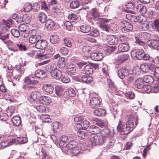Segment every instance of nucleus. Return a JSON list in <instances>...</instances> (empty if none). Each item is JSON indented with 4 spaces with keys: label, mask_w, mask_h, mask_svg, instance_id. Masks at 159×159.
<instances>
[{
    "label": "nucleus",
    "mask_w": 159,
    "mask_h": 159,
    "mask_svg": "<svg viewBox=\"0 0 159 159\" xmlns=\"http://www.w3.org/2000/svg\"><path fill=\"white\" fill-rule=\"evenodd\" d=\"M99 128L95 126V125H92L89 128V132L90 133L93 134H95L96 133H97V132H96V130L97 129H98Z\"/></svg>",
    "instance_id": "13d9d810"
},
{
    "label": "nucleus",
    "mask_w": 159,
    "mask_h": 159,
    "mask_svg": "<svg viewBox=\"0 0 159 159\" xmlns=\"http://www.w3.org/2000/svg\"><path fill=\"white\" fill-rule=\"evenodd\" d=\"M107 42L109 44L113 45L118 43V39L114 35H110L107 37Z\"/></svg>",
    "instance_id": "6ab92c4d"
},
{
    "label": "nucleus",
    "mask_w": 159,
    "mask_h": 159,
    "mask_svg": "<svg viewBox=\"0 0 159 159\" xmlns=\"http://www.w3.org/2000/svg\"><path fill=\"white\" fill-rule=\"evenodd\" d=\"M134 127L133 124L128 125L127 124H125L124 123L122 122L121 121H119L117 130L127 134L132 131Z\"/></svg>",
    "instance_id": "7ed1b4c3"
},
{
    "label": "nucleus",
    "mask_w": 159,
    "mask_h": 159,
    "mask_svg": "<svg viewBox=\"0 0 159 159\" xmlns=\"http://www.w3.org/2000/svg\"><path fill=\"white\" fill-rule=\"evenodd\" d=\"M50 68L51 69L50 74L51 76L55 79L60 80L63 72L57 69L56 65L54 63L51 65Z\"/></svg>",
    "instance_id": "20e7f679"
},
{
    "label": "nucleus",
    "mask_w": 159,
    "mask_h": 159,
    "mask_svg": "<svg viewBox=\"0 0 159 159\" xmlns=\"http://www.w3.org/2000/svg\"><path fill=\"white\" fill-rule=\"evenodd\" d=\"M19 30L23 32H27L29 28L28 26L25 24H21L18 27Z\"/></svg>",
    "instance_id": "de8ad7c7"
},
{
    "label": "nucleus",
    "mask_w": 159,
    "mask_h": 159,
    "mask_svg": "<svg viewBox=\"0 0 159 159\" xmlns=\"http://www.w3.org/2000/svg\"><path fill=\"white\" fill-rule=\"evenodd\" d=\"M125 120L128 125H130L133 124V126L134 127V123H135L136 125L137 119L136 117H134L132 115H129L126 116Z\"/></svg>",
    "instance_id": "1a4fd4ad"
},
{
    "label": "nucleus",
    "mask_w": 159,
    "mask_h": 159,
    "mask_svg": "<svg viewBox=\"0 0 159 159\" xmlns=\"http://www.w3.org/2000/svg\"><path fill=\"white\" fill-rule=\"evenodd\" d=\"M148 43L149 47H152L155 49H157L159 51V40H151L148 41Z\"/></svg>",
    "instance_id": "a211bd4d"
},
{
    "label": "nucleus",
    "mask_w": 159,
    "mask_h": 159,
    "mask_svg": "<svg viewBox=\"0 0 159 159\" xmlns=\"http://www.w3.org/2000/svg\"><path fill=\"white\" fill-rule=\"evenodd\" d=\"M46 54L41 55V59H45L47 58L51 57L54 53V51L53 48L52 47H49V48L46 51Z\"/></svg>",
    "instance_id": "4468645a"
},
{
    "label": "nucleus",
    "mask_w": 159,
    "mask_h": 159,
    "mask_svg": "<svg viewBox=\"0 0 159 159\" xmlns=\"http://www.w3.org/2000/svg\"><path fill=\"white\" fill-rule=\"evenodd\" d=\"M64 61V58L61 57L59 59L58 61L57 65L59 68L63 69L65 68V64Z\"/></svg>",
    "instance_id": "79ce46f5"
},
{
    "label": "nucleus",
    "mask_w": 159,
    "mask_h": 159,
    "mask_svg": "<svg viewBox=\"0 0 159 159\" xmlns=\"http://www.w3.org/2000/svg\"><path fill=\"white\" fill-rule=\"evenodd\" d=\"M64 26L66 27L67 29L69 30H71L73 28V25L71 23L68 21H66L64 23Z\"/></svg>",
    "instance_id": "e2e57ef3"
},
{
    "label": "nucleus",
    "mask_w": 159,
    "mask_h": 159,
    "mask_svg": "<svg viewBox=\"0 0 159 159\" xmlns=\"http://www.w3.org/2000/svg\"><path fill=\"white\" fill-rule=\"evenodd\" d=\"M8 114L5 113H0V120L6 121L8 119Z\"/></svg>",
    "instance_id": "680f3d73"
},
{
    "label": "nucleus",
    "mask_w": 159,
    "mask_h": 159,
    "mask_svg": "<svg viewBox=\"0 0 159 159\" xmlns=\"http://www.w3.org/2000/svg\"><path fill=\"white\" fill-rule=\"evenodd\" d=\"M13 124L16 126H19L21 123V120L19 116H14L11 119Z\"/></svg>",
    "instance_id": "c85d7f7f"
},
{
    "label": "nucleus",
    "mask_w": 159,
    "mask_h": 159,
    "mask_svg": "<svg viewBox=\"0 0 159 159\" xmlns=\"http://www.w3.org/2000/svg\"><path fill=\"white\" fill-rule=\"evenodd\" d=\"M23 22L26 24L29 23L30 22V17L27 14H25L22 16Z\"/></svg>",
    "instance_id": "09e8293b"
},
{
    "label": "nucleus",
    "mask_w": 159,
    "mask_h": 159,
    "mask_svg": "<svg viewBox=\"0 0 159 159\" xmlns=\"http://www.w3.org/2000/svg\"><path fill=\"white\" fill-rule=\"evenodd\" d=\"M48 46V43L45 40H39L37 43L35 47L37 49L45 50Z\"/></svg>",
    "instance_id": "f8f14e48"
},
{
    "label": "nucleus",
    "mask_w": 159,
    "mask_h": 159,
    "mask_svg": "<svg viewBox=\"0 0 159 159\" xmlns=\"http://www.w3.org/2000/svg\"><path fill=\"white\" fill-rule=\"evenodd\" d=\"M76 146V143L74 141H70L67 144H66L65 148H66L68 150H71ZM66 150V149H65Z\"/></svg>",
    "instance_id": "f704fd0d"
},
{
    "label": "nucleus",
    "mask_w": 159,
    "mask_h": 159,
    "mask_svg": "<svg viewBox=\"0 0 159 159\" xmlns=\"http://www.w3.org/2000/svg\"><path fill=\"white\" fill-rule=\"evenodd\" d=\"M89 125V122L86 120H83L81 123H79L77 127L80 129H86Z\"/></svg>",
    "instance_id": "5701e85b"
},
{
    "label": "nucleus",
    "mask_w": 159,
    "mask_h": 159,
    "mask_svg": "<svg viewBox=\"0 0 159 159\" xmlns=\"http://www.w3.org/2000/svg\"><path fill=\"white\" fill-rule=\"evenodd\" d=\"M91 59L95 61H101L103 58V56L101 52H93L90 54Z\"/></svg>",
    "instance_id": "9d476101"
},
{
    "label": "nucleus",
    "mask_w": 159,
    "mask_h": 159,
    "mask_svg": "<svg viewBox=\"0 0 159 159\" xmlns=\"http://www.w3.org/2000/svg\"><path fill=\"white\" fill-rule=\"evenodd\" d=\"M80 144H79L77 146H76L74 148H73L70 152L73 154V155L76 156L80 152V148L79 147H80Z\"/></svg>",
    "instance_id": "37998d69"
},
{
    "label": "nucleus",
    "mask_w": 159,
    "mask_h": 159,
    "mask_svg": "<svg viewBox=\"0 0 159 159\" xmlns=\"http://www.w3.org/2000/svg\"><path fill=\"white\" fill-rule=\"evenodd\" d=\"M36 153L37 155H39L43 156L42 159H50V157L47 154L46 151L43 148L41 149L40 152L38 153L36 152Z\"/></svg>",
    "instance_id": "4c0bfd02"
},
{
    "label": "nucleus",
    "mask_w": 159,
    "mask_h": 159,
    "mask_svg": "<svg viewBox=\"0 0 159 159\" xmlns=\"http://www.w3.org/2000/svg\"><path fill=\"white\" fill-rule=\"evenodd\" d=\"M144 50L142 49L134 50L131 52V55L133 59H142Z\"/></svg>",
    "instance_id": "39448f33"
},
{
    "label": "nucleus",
    "mask_w": 159,
    "mask_h": 159,
    "mask_svg": "<svg viewBox=\"0 0 159 159\" xmlns=\"http://www.w3.org/2000/svg\"><path fill=\"white\" fill-rule=\"evenodd\" d=\"M80 30L83 33H87L90 32L91 27L89 25L84 24L80 26Z\"/></svg>",
    "instance_id": "72a5a7b5"
},
{
    "label": "nucleus",
    "mask_w": 159,
    "mask_h": 159,
    "mask_svg": "<svg viewBox=\"0 0 159 159\" xmlns=\"http://www.w3.org/2000/svg\"><path fill=\"white\" fill-rule=\"evenodd\" d=\"M156 13L154 11H150L148 14V17L151 19L155 18L156 17Z\"/></svg>",
    "instance_id": "0e129e2a"
},
{
    "label": "nucleus",
    "mask_w": 159,
    "mask_h": 159,
    "mask_svg": "<svg viewBox=\"0 0 159 159\" xmlns=\"http://www.w3.org/2000/svg\"><path fill=\"white\" fill-rule=\"evenodd\" d=\"M136 6V4L134 3V2H132L127 3L125 5V7L129 9L128 11L129 12L133 13L134 11L133 10Z\"/></svg>",
    "instance_id": "c756f323"
},
{
    "label": "nucleus",
    "mask_w": 159,
    "mask_h": 159,
    "mask_svg": "<svg viewBox=\"0 0 159 159\" xmlns=\"http://www.w3.org/2000/svg\"><path fill=\"white\" fill-rule=\"evenodd\" d=\"M55 89L56 93L58 96L62 95L64 92V88L60 85H56Z\"/></svg>",
    "instance_id": "a878e982"
},
{
    "label": "nucleus",
    "mask_w": 159,
    "mask_h": 159,
    "mask_svg": "<svg viewBox=\"0 0 159 159\" xmlns=\"http://www.w3.org/2000/svg\"><path fill=\"white\" fill-rule=\"evenodd\" d=\"M16 140L19 143L23 144L27 142L28 139L25 137H18L17 138Z\"/></svg>",
    "instance_id": "3c124183"
},
{
    "label": "nucleus",
    "mask_w": 159,
    "mask_h": 159,
    "mask_svg": "<svg viewBox=\"0 0 159 159\" xmlns=\"http://www.w3.org/2000/svg\"><path fill=\"white\" fill-rule=\"evenodd\" d=\"M35 74L36 77L41 79L44 78L45 75V72L41 70H38L36 71Z\"/></svg>",
    "instance_id": "a19ab883"
},
{
    "label": "nucleus",
    "mask_w": 159,
    "mask_h": 159,
    "mask_svg": "<svg viewBox=\"0 0 159 159\" xmlns=\"http://www.w3.org/2000/svg\"><path fill=\"white\" fill-rule=\"evenodd\" d=\"M7 33H9V30L3 25L0 27V34H5Z\"/></svg>",
    "instance_id": "052dcab7"
},
{
    "label": "nucleus",
    "mask_w": 159,
    "mask_h": 159,
    "mask_svg": "<svg viewBox=\"0 0 159 159\" xmlns=\"http://www.w3.org/2000/svg\"><path fill=\"white\" fill-rule=\"evenodd\" d=\"M90 141L93 146L103 144L107 139L106 137L98 135L91 134L89 136Z\"/></svg>",
    "instance_id": "f03ea898"
},
{
    "label": "nucleus",
    "mask_w": 159,
    "mask_h": 159,
    "mask_svg": "<svg viewBox=\"0 0 159 159\" xmlns=\"http://www.w3.org/2000/svg\"><path fill=\"white\" fill-rule=\"evenodd\" d=\"M24 82L27 85H35L39 83L37 80H31L29 76L26 77L24 79Z\"/></svg>",
    "instance_id": "4be33fe9"
},
{
    "label": "nucleus",
    "mask_w": 159,
    "mask_h": 159,
    "mask_svg": "<svg viewBox=\"0 0 159 159\" xmlns=\"http://www.w3.org/2000/svg\"><path fill=\"white\" fill-rule=\"evenodd\" d=\"M68 139H69L67 136L65 135L61 136L58 143L60 146L62 148H65L66 143Z\"/></svg>",
    "instance_id": "aec40b11"
},
{
    "label": "nucleus",
    "mask_w": 159,
    "mask_h": 159,
    "mask_svg": "<svg viewBox=\"0 0 159 159\" xmlns=\"http://www.w3.org/2000/svg\"><path fill=\"white\" fill-rule=\"evenodd\" d=\"M142 79L144 82L149 84L152 83L154 80L153 77L149 75H144Z\"/></svg>",
    "instance_id": "e433bc0d"
},
{
    "label": "nucleus",
    "mask_w": 159,
    "mask_h": 159,
    "mask_svg": "<svg viewBox=\"0 0 159 159\" xmlns=\"http://www.w3.org/2000/svg\"><path fill=\"white\" fill-rule=\"evenodd\" d=\"M128 69L125 67H123L119 69L118 71L119 77L121 79H124L126 76L129 75Z\"/></svg>",
    "instance_id": "9b49d317"
},
{
    "label": "nucleus",
    "mask_w": 159,
    "mask_h": 159,
    "mask_svg": "<svg viewBox=\"0 0 159 159\" xmlns=\"http://www.w3.org/2000/svg\"><path fill=\"white\" fill-rule=\"evenodd\" d=\"M129 57L128 55L122 54L119 55L117 57H115V59L116 60L122 63L127 60Z\"/></svg>",
    "instance_id": "393cba45"
},
{
    "label": "nucleus",
    "mask_w": 159,
    "mask_h": 159,
    "mask_svg": "<svg viewBox=\"0 0 159 159\" xmlns=\"http://www.w3.org/2000/svg\"><path fill=\"white\" fill-rule=\"evenodd\" d=\"M106 111L102 108H98L94 110V113L95 115L98 116H103L105 115Z\"/></svg>",
    "instance_id": "7c9ffc66"
},
{
    "label": "nucleus",
    "mask_w": 159,
    "mask_h": 159,
    "mask_svg": "<svg viewBox=\"0 0 159 159\" xmlns=\"http://www.w3.org/2000/svg\"><path fill=\"white\" fill-rule=\"evenodd\" d=\"M120 25L123 31L129 32L133 29V26L131 23L125 21H123L120 23Z\"/></svg>",
    "instance_id": "0eeeda50"
},
{
    "label": "nucleus",
    "mask_w": 159,
    "mask_h": 159,
    "mask_svg": "<svg viewBox=\"0 0 159 159\" xmlns=\"http://www.w3.org/2000/svg\"><path fill=\"white\" fill-rule=\"evenodd\" d=\"M39 102L41 104L48 105L51 102V100L49 97L43 96L39 98Z\"/></svg>",
    "instance_id": "412c9836"
},
{
    "label": "nucleus",
    "mask_w": 159,
    "mask_h": 159,
    "mask_svg": "<svg viewBox=\"0 0 159 159\" xmlns=\"http://www.w3.org/2000/svg\"><path fill=\"white\" fill-rule=\"evenodd\" d=\"M80 3L78 1H72L70 4V8L73 9L78 7Z\"/></svg>",
    "instance_id": "5fc2aeb1"
},
{
    "label": "nucleus",
    "mask_w": 159,
    "mask_h": 159,
    "mask_svg": "<svg viewBox=\"0 0 159 159\" xmlns=\"http://www.w3.org/2000/svg\"><path fill=\"white\" fill-rule=\"evenodd\" d=\"M154 31L159 32V20L155 19L153 21Z\"/></svg>",
    "instance_id": "a18cd8bd"
},
{
    "label": "nucleus",
    "mask_w": 159,
    "mask_h": 159,
    "mask_svg": "<svg viewBox=\"0 0 159 159\" xmlns=\"http://www.w3.org/2000/svg\"><path fill=\"white\" fill-rule=\"evenodd\" d=\"M151 36V34L148 33L143 32L139 33L135 36L136 39L135 43L143 46V48L146 49L147 48V45L144 41H141L140 39L144 40H148L150 39Z\"/></svg>",
    "instance_id": "f257e3e1"
},
{
    "label": "nucleus",
    "mask_w": 159,
    "mask_h": 159,
    "mask_svg": "<svg viewBox=\"0 0 159 159\" xmlns=\"http://www.w3.org/2000/svg\"><path fill=\"white\" fill-rule=\"evenodd\" d=\"M59 38L58 36L56 34L52 35L50 38V41L53 44L57 43L59 41Z\"/></svg>",
    "instance_id": "c03bdc74"
},
{
    "label": "nucleus",
    "mask_w": 159,
    "mask_h": 159,
    "mask_svg": "<svg viewBox=\"0 0 159 159\" xmlns=\"http://www.w3.org/2000/svg\"><path fill=\"white\" fill-rule=\"evenodd\" d=\"M144 82L141 78H138L135 82L134 86L135 87L139 89H141L144 84Z\"/></svg>",
    "instance_id": "cd10ccee"
},
{
    "label": "nucleus",
    "mask_w": 159,
    "mask_h": 159,
    "mask_svg": "<svg viewBox=\"0 0 159 159\" xmlns=\"http://www.w3.org/2000/svg\"><path fill=\"white\" fill-rule=\"evenodd\" d=\"M68 18L70 21H73L74 20H77L78 17L75 14L71 13L68 15Z\"/></svg>",
    "instance_id": "338daca9"
},
{
    "label": "nucleus",
    "mask_w": 159,
    "mask_h": 159,
    "mask_svg": "<svg viewBox=\"0 0 159 159\" xmlns=\"http://www.w3.org/2000/svg\"><path fill=\"white\" fill-rule=\"evenodd\" d=\"M11 32L13 36L16 38L19 37L20 34L19 30L15 29H11Z\"/></svg>",
    "instance_id": "6e6d98bb"
},
{
    "label": "nucleus",
    "mask_w": 159,
    "mask_h": 159,
    "mask_svg": "<svg viewBox=\"0 0 159 159\" xmlns=\"http://www.w3.org/2000/svg\"><path fill=\"white\" fill-rule=\"evenodd\" d=\"M15 107L14 106H11L9 107L7 110V112L8 113V115L11 117L12 114L15 112Z\"/></svg>",
    "instance_id": "864d4df0"
},
{
    "label": "nucleus",
    "mask_w": 159,
    "mask_h": 159,
    "mask_svg": "<svg viewBox=\"0 0 159 159\" xmlns=\"http://www.w3.org/2000/svg\"><path fill=\"white\" fill-rule=\"evenodd\" d=\"M93 72V69L90 65H86L84 68L83 70H82V72L83 73L87 75L90 74Z\"/></svg>",
    "instance_id": "bb28decb"
},
{
    "label": "nucleus",
    "mask_w": 159,
    "mask_h": 159,
    "mask_svg": "<svg viewBox=\"0 0 159 159\" xmlns=\"http://www.w3.org/2000/svg\"><path fill=\"white\" fill-rule=\"evenodd\" d=\"M91 16L93 19L96 20L98 19V20L100 21L107 22L109 20L103 18H98L99 16V13L98 12L97 9L96 8H93L91 10Z\"/></svg>",
    "instance_id": "423d86ee"
},
{
    "label": "nucleus",
    "mask_w": 159,
    "mask_h": 159,
    "mask_svg": "<svg viewBox=\"0 0 159 159\" xmlns=\"http://www.w3.org/2000/svg\"><path fill=\"white\" fill-rule=\"evenodd\" d=\"M141 67L143 71L147 72L150 70L152 71L154 69V66L152 64H142Z\"/></svg>",
    "instance_id": "f3484780"
},
{
    "label": "nucleus",
    "mask_w": 159,
    "mask_h": 159,
    "mask_svg": "<svg viewBox=\"0 0 159 159\" xmlns=\"http://www.w3.org/2000/svg\"><path fill=\"white\" fill-rule=\"evenodd\" d=\"M116 48V47L115 46H109L107 48L106 50L108 54H110L111 53L114 51Z\"/></svg>",
    "instance_id": "774afa93"
},
{
    "label": "nucleus",
    "mask_w": 159,
    "mask_h": 159,
    "mask_svg": "<svg viewBox=\"0 0 159 159\" xmlns=\"http://www.w3.org/2000/svg\"><path fill=\"white\" fill-rule=\"evenodd\" d=\"M40 7V5L38 2H35L32 6V10L34 12H37L39 10Z\"/></svg>",
    "instance_id": "603ef678"
},
{
    "label": "nucleus",
    "mask_w": 159,
    "mask_h": 159,
    "mask_svg": "<svg viewBox=\"0 0 159 159\" xmlns=\"http://www.w3.org/2000/svg\"><path fill=\"white\" fill-rule=\"evenodd\" d=\"M76 68L74 66L71 67L67 68V71L70 75H74L76 72Z\"/></svg>",
    "instance_id": "4d7b16f0"
},
{
    "label": "nucleus",
    "mask_w": 159,
    "mask_h": 159,
    "mask_svg": "<svg viewBox=\"0 0 159 159\" xmlns=\"http://www.w3.org/2000/svg\"><path fill=\"white\" fill-rule=\"evenodd\" d=\"M129 49V46L126 43H120L118 47L119 51L121 52H126Z\"/></svg>",
    "instance_id": "ddd939ff"
},
{
    "label": "nucleus",
    "mask_w": 159,
    "mask_h": 159,
    "mask_svg": "<svg viewBox=\"0 0 159 159\" xmlns=\"http://www.w3.org/2000/svg\"><path fill=\"white\" fill-rule=\"evenodd\" d=\"M61 76V77L60 78V80H61L63 82L65 83H67L70 82V78L68 76L64 75L63 73Z\"/></svg>",
    "instance_id": "8fccbe9b"
},
{
    "label": "nucleus",
    "mask_w": 159,
    "mask_h": 159,
    "mask_svg": "<svg viewBox=\"0 0 159 159\" xmlns=\"http://www.w3.org/2000/svg\"><path fill=\"white\" fill-rule=\"evenodd\" d=\"M97 125L101 127H106L107 125V122L106 120L96 119L95 120Z\"/></svg>",
    "instance_id": "473e14b6"
},
{
    "label": "nucleus",
    "mask_w": 159,
    "mask_h": 159,
    "mask_svg": "<svg viewBox=\"0 0 159 159\" xmlns=\"http://www.w3.org/2000/svg\"><path fill=\"white\" fill-rule=\"evenodd\" d=\"M77 135L78 137L80 139H84L88 135V134L87 133L83 131H79L77 133Z\"/></svg>",
    "instance_id": "bf43d9fd"
},
{
    "label": "nucleus",
    "mask_w": 159,
    "mask_h": 159,
    "mask_svg": "<svg viewBox=\"0 0 159 159\" xmlns=\"http://www.w3.org/2000/svg\"><path fill=\"white\" fill-rule=\"evenodd\" d=\"M43 89L48 93H53L54 88L52 85L48 84H44L43 86Z\"/></svg>",
    "instance_id": "b1692460"
},
{
    "label": "nucleus",
    "mask_w": 159,
    "mask_h": 159,
    "mask_svg": "<svg viewBox=\"0 0 159 159\" xmlns=\"http://www.w3.org/2000/svg\"><path fill=\"white\" fill-rule=\"evenodd\" d=\"M55 25V24L54 22L51 19H48L46 22L45 26L49 30L53 29Z\"/></svg>",
    "instance_id": "2f4dec72"
},
{
    "label": "nucleus",
    "mask_w": 159,
    "mask_h": 159,
    "mask_svg": "<svg viewBox=\"0 0 159 159\" xmlns=\"http://www.w3.org/2000/svg\"><path fill=\"white\" fill-rule=\"evenodd\" d=\"M89 105L93 108L99 107L100 105V101L98 98L93 97L90 99Z\"/></svg>",
    "instance_id": "6e6552de"
},
{
    "label": "nucleus",
    "mask_w": 159,
    "mask_h": 159,
    "mask_svg": "<svg viewBox=\"0 0 159 159\" xmlns=\"http://www.w3.org/2000/svg\"><path fill=\"white\" fill-rule=\"evenodd\" d=\"M38 18L39 20L42 23H44L47 20V16L43 12H41L39 13Z\"/></svg>",
    "instance_id": "c9c22d12"
},
{
    "label": "nucleus",
    "mask_w": 159,
    "mask_h": 159,
    "mask_svg": "<svg viewBox=\"0 0 159 159\" xmlns=\"http://www.w3.org/2000/svg\"><path fill=\"white\" fill-rule=\"evenodd\" d=\"M41 36L39 34L33 35L29 38V41L31 43H35L38 42L41 39Z\"/></svg>",
    "instance_id": "dca6fc26"
},
{
    "label": "nucleus",
    "mask_w": 159,
    "mask_h": 159,
    "mask_svg": "<svg viewBox=\"0 0 159 159\" xmlns=\"http://www.w3.org/2000/svg\"><path fill=\"white\" fill-rule=\"evenodd\" d=\"M32 9V6L30 4L25 3L24 7V11L26 12H28L30 11Z\"/></svg>",
    "instance_id": "69168bd1"
},
{
    "label": "nucleus",
    "mask_w": 159,
    "mask_h": 159,
    "mask_svg": "<svg viewBox=\"0 0 159 159\" xmlns=\"http://www.w3.org/2000/svg\"><path fill=\"white\" fill-rule=\"evenodd\" d=\"M147 30L150 32L154 31L153 22L149 21L146 23L145 26Z\"/></svg>",
    "instance_id": "49530a36"
},
{
    "label": "nucleus",
    "mask_w": 159,
    "mask_h": 159,
    "mask_svg": "<svg viewBox=\"0 0 159 159\" xmlns=\"http://www.w3.org/2000/svg\"><path fill=\"white\" fill-rule=\"evenodd\" d=\"M82 81L87 83H89L93 80L92 78L87 74L84 75L81 77Z\"/></svg>",
    "instance_id": "ea45409f"
},
{
    "label": "nucleus",
    "mask_w": 159,
    "mask_h": 159,
    "mask_svg": "<svg viewBox=\"0 0 159 159\" xmlns=\"http://www.w3.org/2000/svg\"><path fill=\"white\" fill-rule=\"evenodd\" d=\"M52 128L54 133H57L60 130L61 126L58 122H53L52 124Z\"/></svg>",
    "instance_id": "58836bf2"
},
{
    "label": "nucleus",
    "mask_w": 159,
    "mask_h": 159,
    "mask_svg": "<svg viewBox=\"0 0 159 159\" xmlns=\"http://www.w3.org/2000/svg\"><path fill=\"white\" fill-rule=\"evenodd\" d=\"M41 93L38 91L33 92L30 95V100L31 101H37L40 98Z\"/></svg>",
    "instance_id": "2eb2a0df"
}]
</instances>
